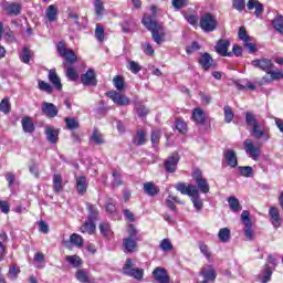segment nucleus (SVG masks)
Segmentation results:
<instances>
[{"label":"nucleus","instance_id":"nucleus-58","mask_svg":"<svg viewBox=\"0 0 283 283\" xmlns=\"http://www.w3.org/2000/svg\"><path fill=\"white\" fill-rule=\"evenodd\" d=\"M223 112L226 123H231L235 116V114H233V109H231L229 106H224Z\"/></svg>","mask_w":283,"mask_h":283},{"label":"nucleus","instance_id":"nucleus-5","mask_svg":"<svg viewBox=\"0 0 283 283\" xmlns=\"http://www.w3.org/2000/svg\"><path fill=\"white\" fill-rule=\"evenodd\" d=\"M123 272L125 275H128L129 277H135V280H143V275L145 272L143 269L135 268V264L133 263L132 259H127L124 266Z\"/></svg>","mask_w":283,"mask_h":283},{"label":"nucleus","instance_id":"nucleus-22","mask_svg":"<svg viewBox=\"0 0 283 283\" xmlns=\"http://www.w3.org/2000/svg\"><path fill=\"white\" fill-rule=\"evenodd\" d=\"M247 6H248V10H255L254 11L255 17L258 18L262 17V12H264V6L260 3V1L249 0Z\"/></svg>","mask_w":283,"mask_h":283},{"label":"nucleus","instance_id":"nucleus-55","mask_svg":"<svg viewBox=\"0 0 283 283\" xmlns=\"http://www.w3.org/2000/svg\"><path fill=\"white\" fill-rule=\"evenodd\" d=\"M38 87L42 92H46L48 94H52V85H50V83H48L45 81L39 80L38 81Z\"/></svg>","mask_w":283,"mask_h":283},{"label":"nucleus","instance_id":"nucleus-29","mask_svg":"<svg viewBox=\"0 0 283 283\" xmlns=\"http://www.w3.org/2000/svg\"><path fill=\"white\" fill-rule=\"evenodd\" d=\"M76 189H77V193H80V196H83L84 193H86L87 192V178H85L84 176L76 177Z\"/></svg>","mask_w":283,"mask_h":283},{"label":"nucleus","instance_id":"nucleus-63","mask_svg":"<svg viewBox=\"0 0 283 283\" xmlns=\"http://www.w3.org/2000/svg\"><path fill=\"white\" fill-rule=\"evenodd\" d=\"M127 69L133 73V74H138L140 72V64H138L136 61H128V66Z\"/></svg>","mask_w":283,"mask_h":283},{"label":"nucleus","instance_id":"nucleus-51","mask_svg":"<svg viewBox=\"0 0 283 283\" xmlns=\"http://www.w3.org/2000/svg\"><path fill=\"white\" fill-rule=\"evenodd\" d=\"M95 39L99 43H103V41H105V29H103V27L101 24H96Z\"/></svg>","mask_w":283,"mask_h":283},{"label":"nucleus","instance_id":"nucleus-44","mask_svg":"<svg viewBox=\"0 0 283 283\" xmlns=\"http://www.w3.org/2000/svg\"><path fill=\"white\" fill-rule=\"evenodd\" d=\"M99 231L104 238H112L113 232H112V227L109 226L108 222H102L99 224Z\"/></svg>","mask_w":283,"mask_h":283},{"label":"nucleus","instance_id":"nucleus-50","mask_svg":"<svg viewBox=\"0 0 283 283\" xmlns=\"http://www.w3.org/2000/svg\"><path fill=\"white\" fill-rule=\"evenodd\" d=\"M199 251L207 258L208 260H211V250L209 249V245H207L205 242L200 241L198 243Z\"/></svg>","mask_w":283,"mask_h":283},{"label":"nucleus","instance_id":"nucleus-59","mask_svg":"<svg viewBox=\"0 0 283 283\" xmlns=\"http://www.w3.org/2000/svg\"><path fill=\"white\" fill-rule=\"evenodd\" d=\"M0 112H3V114H8L10 112V98L4 97L0 103Z\"/></svg>","mask_w":283,"mask_h":283},{"label":"nucleus","instance_id":"nucleus-12","mask_svg":"<svg viewBox=\"0 0 283 283\" xmlns=\"http://www.w3.org/2000/svg\"><path fill=\"white\" fill-rule=\"evenodd\" d=\"M107 96L115 103L116 105H129V98L116 91H112L107 93Z\"/></svg>","mask_w":283,"mask_h":283},{"label":"nucleus","instance_id":"nucleus-54","mask_svg":"<svg viewBox=\"0 0 283 283\" xmlns=\"http://www.w3.org/2000/svg\"><path fill=\"white\" fill-rule=\"evenodd\" d=\"M91 140H93L95 145H103V143H105V139H103V134H101L98 130L93 132Z\"/></svg>","mask_w":283,"mask_h":283},{"label":"nucleus","instance_id":"nucleus-24","mask_svg":"<svg viewBox=\"0 0 283 283\" xmlns=\"http://www.w3.org/2000/svg\"><path fill=\"white\" fill-rule=\"evenodd\" d=\"M46 140L53 145L59 143V129L48 126L45 128Z\"/></svg>","mask_w":283,"mask_h":283},{"label":"nucleus","instance_id":"nucleus-18","mask_svg":"<svg viewBox=\"0 0 283 283\" xmlns=\"http://www.w3.org/2000/svg\"><path fill=\"white\" fill-rule=\"evenodd\" d=\"M72 245L77 247V249H81V247H83V237L76 233L71 234L70 240L64 241V247L66 249H72Z\"/></svg>","mask_w":283,"mask_h":283},{"label":"nucleus","instance_id":"nucleus-43","mask_svg":"<svg viewBox=\"0 0 283 283\" xmlns=\"http://www.w3.org/2000/svg\"><path fill=\"white\" fill-rule=\"evenodd\" d=\"M75 277L77 280V282H81V283H87L90 282V273L85 270H77L76 273H75Z\"/></svg>","mask_w":283,"mask_h":283},{"label":"nucleus","instance_id":"nucleus-56","mask_svg":"<svg viewBox=\"0 0 283 283\" xmlns=\"http://www.w3.org/2000/svg\"><path fill=\"white\" fill-rule=\"evenodd\" d=\"M197 187L201 193H209V182L207 179H201L197 181Z\"/></svg>","mask_w":283,"mask_h":283},{"label":"nucleus","instance_id":"nucleus-32","mask_svg":"<svg viewBox=\"0 0 283 283\" xmlns=\"http://www.w3.org/2000/svg\"><path fill=\"white\" fill-rule=\"evenodd\" d=\"M268 74L270 75V78L266 76L263 77V81L265 83H271L272 81H280L283 78V72L280 70L273 71L270 69V72Z\"/></svg>","mask_w":283,"mask_h":283},{"label":"nucleus","instance_id":"nucleus-26","mask_svg":"<svg viewBox=\"0 0 283 283\" xmlns=\"http://www.w3.org/2000/svg\"><path fill=\"white\" fill-rule=\"evenodd\" d=\"M83 85H96V73L90 69L85 74L82 75Z\"/></svg>","mask_w":283,"mask_h":283},{"label":"nucleus","instance_id":"nucleus-31","mask_svg":"<svg viewBox=\"0 0 283 283\" xmlns=\"http://www.w3.org/2000/svg\"><path fill=\"white\" fill-rule=\"evenodd\" d=\"M22 129L25 134H32L34 132V123L31 117H23L21 120Z\"/></svg>","mask_w":283,"mask_h":283},{"label":"nucleus","instance_id":"nucleus-9","mask_svg":"<svg viewBox=\"0 0 283 283\" xmlns=\"http://www.w3.org/2000/svg\"><path fill=\"white\" fill-rule=\"evenodd\" d=\"M57 52L60 56L65 57L66 63H75L77 59L76 54H74V51L72 49L65 48V44H63L62 42L57 44Z\"/></svg>","mask_w":283,"mask_h":283},{"label":"nucleus","instance_id":"nucleus-62","mask_svg":"<svg viewBox=\"0 0 283 283\" xmlns=\"http://www.w3.org/2000/svg\"><path fill=\"white\" fill-rule=\"evenodd\" d=\"M160 136H161L160 129L153 130L150 140H151L154 147H156V145H158V143H160Z\"/></svg>","mask_w":283,"mask_h":283},{"label":"nucleus","instance_id":"nucleus-17","mask_svg":"<svg viewBox=\"0 0 283 283\" xmlns=\"http://www.w3.org/2000/svg\"><path fill=\"white\" fill-rule=\"evenodd\" d=\"M177 191H180L184 196H196L198 193V187L195 185H185V184H177L176 185Z\"/></svg>","mask_w":283,"mask_h":283},{"label":"nucleus","instance_id":"nucleus-25","mask_svg":"<svg viewBox=\"0 0 283 283\" xmlns=\"http://www.w3.org/2000/svg\"><path fill=\"white\" fill-rule=\"evenodd\" d=\"M192 120H195L197 125H205V122L207 120V113L201 108H195L192 112Z\"/></svg>","mask_w":283,"mask_h":283},{"label":"nucleus","instance_id":"nucleus-40","mask_svg":"<svg viewBox=\"0 0 283 283\" xmlns=\"http://www.w3.org/2000/svg\"><path fill=\"white\" fill-rule=\"evenodd\" d=\"M239 39L240 41H243V43H253V41H255L253 36L247 34V29L244 27L239 29Z\"/></svg>","mask_w":283,"mask_h":283},{"label":"nucleus","instance_id":"nucleus-35","mask_svg":"<svg viewBox=\"0 0 283 283\" xmlns=\"http://www.w3.org/2000/svg\"><path fill=\"white\" fill-rule=\"evenodd\" d=\"M175 202H177V205H185V202L180 201L177 196L170 193L166 199V207H168V209H171V211H176Z\"/></svg>","mask_w":283,"mask_h":283},{"label":"nucleus","instance_id":"nucleus-46","mask_svg":"<svg viewBox=\"0 0 283 283\" xmlns=\"http://www.w3.org/2000/svg\"><path fill=\"white\" fill-rule=\"evenodd\" d=\"M272 25L276 32L280 34H283V17L282 15H276L274 20L272 21Z\"/></svg>","mask_w":283,"mask_h":283},{"label":"nucleus","instance_id":"nucleus-52","mask_svg":"<svg viewBox=\"0 0 283 283\" xmlns=\"http://www.w3.org/2000/svg\"><path fill=\"white\" fill-rule=\"evenodd\" d=\"M94 8H95V14L97 17H103V12H105V6L101 0H94L93 1Z\"/></svg>","mask_w":283,"mask_h":283},{"label":"nucleus","instance_id":"nucleus-45","mask_svg":"<svg viewBox=\"0 0 283 283\" xmlns=\"http://www.w3.org/2000/svg\"><path fill=\"white\" fill-rule=\"evenodd\" d=\"M145 143H147V135L145 134V130H138L134 138V144L140 146L145 145Z\"/></svg>","mask_w":283,"mask_h":283},{"label":"nucleus","instance_id":"nucleus-13","mask_svg":"<svg viewBox=\"0 0 283 283\" xmlns=\"http://www.w3.org/2000/svg\"><path fill=\"white\" fill-rule=\"evenodd\" d=\"M200 275H202L206 282H216V277H218L216 269H213L211 265H203L200 271Z\"/></svg>","mask_w":283,"mask_h":283},{"label":"nucleus","instance_id":"nucleus-39","mask_svg":"<svg viewBox=\"0 0 283 283\" xmlns=\"http://www.w3.org/2000/svg\"><path fill=\"white\" fill-rule=\"evenodd\" d=\"M190 198H191V201H192V205H193L196 211H202V208L205 207V205L202 203V200L200 199V192H198V189H197V193L192 195Z\"/></svg>","mask_w":283,"mask_h":283},{"label":"nucleus","instance_id":"nucleus-20","mask_svg":"<svg viewBox=\"0 0 283 283\" xmlns=\"http://www.w3.org/2000/svg\"><path fill=\"white\" fill-rule=\"evenodd\" d=\"M3 10L9 17H17L21 14V4L7 2L3 4Z\"/></svg>","mask_w":283,"mask_h":283},{"label":"nucleus","instance_id":"nucleus-48","mask_svg":"<svg viewBox=\"0 0 283 283\" xmlns=\"http://www.w3.org/2000/svg\"><path fill=\"white\" fill-rule=\"evenodd\" d=\"M159 249L164 251L165 253L169 251H174V243H171V240L169 239H164L159 243Z\"/></svg>","mask_w":283,"mask_h":283},{"label":"nucleus","instance_id":"nucleus-28","mask_svg":"<svg viewBox=\"0 0 283 283\" xmlns=\"http://www.w3.org/2000/svg\"><path fill=\"white\" fill-rule=\"evenodd\" d=\"M46 14V19L48 21H50L51 23L54 21H57L59 19V7L51 4L46 8L45 11Z\"/></svg>","mask_w":283,"mask_h":283},{"label":"nucleus","instance_id":"nucleus-7","mask_svg":"<svg viewBox=\"0 0 283 283\" xmlns=\"http://www.w3.org/2000/svg\"><path fill=\"white\" fill-rule=\"evenodd\" d=\"M243 147L245 150V154H248V156L250 158H252V160H258V158H260V145L253 143V139H245L243 142Z\"/></svg>","mask_w":283,"mask_h":283},{"label":"nucleus","instance_id":"nucleus-23","mask_svg":"<svg viewBox=\"0 0 283 283\" xmlns=\"http://www.w3.org/2000/svg\"><path fill=\"white\" fill-rule=\"evenodd\" d=\"M153 275L159 283H169V275H167V271L163 268L155 269Z\"/></svg>","mask_w":283,"mask_h":283},{"label":"nucleus","instance_id":"nucleus-33","mask_svg":"<svg viewBox=\"0 0 283 283\" xmlns=\"http://www.w3.org/2000/svg\"><path fill=\"white\" fill-rule=\"evenodd\" d=\"M144 191L147 193V196H158V192L160 189H158V186H156L154 182H146L144 184Z\"/></svg>","mask_w":283,"mask_h":283},{"label":"nucleus","instance_id":"nucleus-14","mask_svg":"<svg viewBox=\"0 0 283 283\" xmlns=\"http://www.w3.org/2000/svg\"><path fill=\"white\" fill-rule=\"evenodd\" d=\"M270 222L274 229L282 227V218L280 217V210L276 207H271L269 210Z\"/></svg>","mask_w":283,"mask_h":283},{"label":"nucleus","instance_id":"nucleus-34","mask_svg":"<svg viewBox=\"0 0 283 283\" xmlns=\"http://www.w3.org/2000/svg\"><path fill=\"white\" fill-rule=\"evenodd\" d=\"M53 191L55 193H61V191H63V177L59 174L53 176Z\"/></svg>","mask_w":283,"mask_h":283},{"label":"nucleus","instance_id":"nucleus-3","mask_svg":"<svg viewBox=\"0 0 283 283\" xmlns=\"http://www.w3.org/2000/svg\"><path fill=\"white\" fill-rule=\"evenodd\" d=\"M143 25L147 28L151 32L153 39L155 43L158 45L163 44L165 41V29L158 22H156L154 19H151V15H145L143 19Z\"/></svg>","mask_w":283,"mask_h":283},{"label":"nucleus","instance_id":"nucleus-2","mask_svg":"<svg viewBox=\"0 0 283 283\" xmlns=\"http://www.w3.org/2000/svg\"><path fill=\"white\" fill-rule=\"evenodd\" d=\"M127 235L122 241V250L125 253H137L138 251V229L136 226L128 224L126 229Z\"/></svg>","mask_w":283,"mask_h":283},{"label":"nucleus","instance_id":"nucleus-53","mask_svg":"<svg viewBox=\"0 0 283 283\" xmlns=\"http://www.w3.org/2000/svg\"><path fill=\"white\" fill-rule=\"evenodd\" d=\"M228 205L231 211H240V201L235 197L228 198Z\"/></svg>","mask_w":283,"mask_h":283},{"label":"nucleus","instance_id":"nucleus-10","mask_svg":"<svg viewBox=\"0 0 283 283\" xmlns=\"http://www.w3.org/2000/svg\"><path fill=\"white\" fill-rule=\"evenodd\" d=\"M223 165L231 167V169H234V167H238V155L233 149H228L224 151Z\"/></svg>","mask_w":283,"mask_h":283},{"label":"nucleus","instance_id":"nucleus-64","mask_svg":"<svg viewBox=\"0 0 283 283\" xmlns=\"http://www.w3.org/2000/svg\"><path fill=\"white\" fill-rule=\"evenodd\" d=\"M176 129L180 134H187V123H185V120H182V119H177V122H176Z\"/></svg>","mask_w":283,"mask_h":283},{"label":"nucleus","instance_id":"nucleus-37","mask_svg":"<svg viewBox=\"0 0 283 283\" xmlns=\"http://www.w3.org/2000/svg\"><path fill=\"white\" fill-rule=\"evenodd\" d=\"M81 231L82 233H88L90 235H92V233L96 231V223L87 219V221L81 227Z\"/></svg>","mask_w":283,"mask_h":283},{"label":"nucleus","instance_id":"nucleus-47","mask_svg":"<svg viewBox=\"0 0 283 283\" xmlns=\"http://www.w3.org/2000/svg\"><path fill=\"white\" fill-rule=\"evenodd\" d=\"M30 59H32V51L28 46H24L20 53V61L28 64L30 63Z\"/></svg>","mask_w":283,"mask_h":283},{"label":"nucleus","instance_id":"nucleus-4","mask_svg":"<svg viewBox=\"0 0 283 283\" xmlns=\"http://www.w3.org/2000/svg\"><path fill=\"white\" fill-rule=\"evenodd\" d=\"M200 28L203 32H213L218 28V20L216 15L206 13L200 18Z\"/></svg>","mask_w":283,"mask_h":283},{"label":"nucleus","instance_id":"nucleus-6","mask_svg":"<svg viewBox=\"0 0 283 283\" xmlns=\"http://www.w3.org/2000/svg\"><path fill=\"white\" fill-rule=\"evenodd\" d=\"M123 272L125 275H128L129 277H135V280H143V275L145 272L143 269L135 268V264L133 263L132 259H127L124 266Z\"/></svg>","mask_w":283,"mask_h":283},{"label":"nucleus","instance_id":"nucleus-60","mask_svg":"<svg viewBox=\"0 0 283 283\" xmlns=\"http://www.w3.org/2000/svg\"><path fill=\"white\" fill-rule=\"evenodd\" d=\"M20 273H21V270L17 266L12 265L9 269L8 277H9V280H17V277H19Z\"/></svg>","mask_w":283,"mask_h":283},{"label":"nucleus","instance_id":"nucleus-36","mask_svg":"<svg viewBox=\"0 0 283 283\" xmlns=\"http://www.w3.org/2000/svg\"><path fill=\"white\" fill-rule=\"evenodd\" d=\"M272 275H273V269H271V266L269 265H265L263 273L259 275V280L261 283H269L271 282Z\"/></svg>","mask_w":283,"mask_h":283},{"label":"nucleus","instance_id":"nucleus-30","mask_svg":"<svg viewBox=\"0 0 283 283\" xmlns=\"http://www.w3.org/2000/svg\"><path fill=\"white\" fill-rule=\"evenodd\" d=\"M49 81L55 86L59 91L63 90V85L61 84V78L56 74V70L49 71Z\"/></svg>","mask_w":283,"mask_h":283},{"label":"nucleus","instance_id":"nucleus-42","mask_svg":"<svg viewBox=\"0 0 283 283\" xmlns=\"http://www.w3.org/2000/svg\"><path fill=\"white\" fill-rule=\"evenodd\" d=\"M87 209H88V219L91 222H96L98 220V209L96 206L87 203Z\"/></svg>","mask_w":283,"mask_h":283},{"label":"nucleus","instance_id":"nucleus-21","mask_svg":"<svg viewBox=\"0 0 283 283\" xmlns=\"http://www.w3.org/2000/svg\"><path fill=\"white\" fill-rule=\"evenodd\" d=\"M247 6H248V10H255L254 11L255 17L258 18L262 17V12H264V6L260 3V1L249 0Z\"/></svg>","mask_w":283,"mask_h":283},{"label":"nucleus","instance_id":"nucleus-1","mask_svg":"<svg viewBox=\"0 0 283 283\" xmlns=\"http://www.w3.org/2000/svg\"><path fill=\"white\" fill-rule=\"evenodd\" d=\"M245 125L250 130L252 138L263 140V143H269V140H271V130L266 127L264 120L258 119V116L252 112L245 113Z\"/></svg>","mask_w":283,"mask_h":283},{"label":"nucleus","instance_id":"nucleus-11","mask_svg":"<svg viewBox=\"0 0 283 283\" xmlns=\"http://www.w3.org/2000/svg\"><path fill=\"white\" fill-rule=\"evenodd\" d=\"M179 160L180 156H178L176 153L168 157L164 164L166 171H168V174H174V171H176L178 168Z\"/></svg>","mask_w":283,"mask_h":283},{"label":"nucleus","instance_id":"nucleus-49","mask_svg":"<svg viewBox=\"0 0 283 283\" xmlns=\"http://www.w3.org/2000/svg\"><path fill=\"white\" fill-rule=\"evenodd\" d=\"M238 171L244 178H251L253 176V168L251 166H239Z\"/></svg>","mask_w":283,"mask_h":283},{"label":"nucleus","instance_id":"nucleus-61","mask_svg":"<svg viewBox=\"0 0 283 283\" xmlns=\"http://www.w3.org/2000/svg\"><path fill=\"white\" fill-rule=\"evenodd\" d=\"M232 8L238 10V12H242V10L247 8V2H244V0H232Z\"/></svg>","mask_w":283,"mask_h":283},{"label":"nucleus","instance_id":"nucleus-19","mask_svg":"<svg viewBox=\"0 0 283 283\" xmlns=\"http://www.w3.org/2000/svg\"><path fill=\"white\" fill-rule=\"evenodd\" d=\"M231 43L229 40H219L216 46V52L221 56H231V53L228 52Z\"/></svg>","mask_w":283,"mask_h":283},{"label":"nucleus","instance_id":"nucleus-38","mask_svg":"<svg viewBox=\"0 0 283 283\" xmlns=\"http://www.w3.org/2000/svg\"><path fill=\"white\" fill-rule=\"evenodd\" d=\"M65 260L71 266H74V269H78V266L83 264V260L78 255H66Z\"/></svg>","mask_w":283,"mask_h":283},{"label":"nucleus","instance_id":"nucleus-15","mask_svg":"<svg viewBox=\"0 0 283 283\" xmlns=\"http://www.w3.org/2000/svg\"><path fill=\"white\" fill-rule=\"evenodd\" d=\"M252 65L268 74L273 67V61L269 59L253 60Z\"/></svg>","mask_w":283,"mask_h":283},{"label":"nucleus","instance_id":"nucleus-27","mask_svg":"<svg viewBox=\"0 0 283 283\" xmlns=\"http://www.w3.org/2000/svg\"><path fill=\"white\" fill-rule=\"evenodd\" d=\"M202 70H209L213 65V57L209 53H203L198 60Z\"/></svg>","mask_w":283,"mask_h":283},{"label":"nucleus","instance_id":"nucleus-16","mask_svg":"<svg viewBox=\"0 0 283 283\" xmlns=\"http://www.w3.org/2000/svg\"><path fill=\"white\" fill-rule=\"evenodd\" d=\"M42 113L45 114L48 118H56V116H59V108L52 103L43 102Z\"/></svg>","mask_w":283,"mask_h":283},{"label":"nucleus","instance_id":"nucleus-57","mask_svg":"<svg viewBox=\"0 0 283 283\" xmlns=\"http://www.w3.org/2000/svg\"><path fill=\"white\" fill-rule=\"evenodd\" d=\"M65 124H66L67 129H71V130L78 129V120H76L72 117H66Z\"/></svg>","mask_w":283,"mask_h":283},{"label":"nucleus","instance_id":"nucleus-41","mask_svg":"<svg viewBox=\"0 0 283 283\" xmlns=\"http://www.w3.org/2000/svg\"><path fill=\"white\" fill-rule=\"evenodd\" d=\"M218 238L220 242H229L231 240V230L229 228H222L219 230Z\"/></svg>","mask_w":283,"mask_h":283},{"label":"nucleus","instance_id":"nucleus-8","mask_svg":"<svg viewBox=\"0 0 283 283\" xmlns=\"http://www.w3.org/2000/svg\"><path fill=\"white\" fill-rule=\"evenodd\" d=\"M241 221L245 227L244 234L247 240H253V238H255V232H253V223L251 222L249 211L245 210L241 213Z\"/></svg>","mask_w":283,"mask_h":283}]
</instances>
